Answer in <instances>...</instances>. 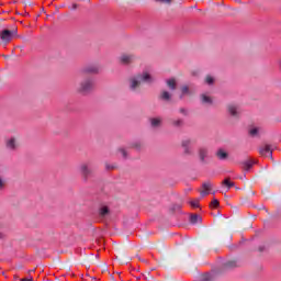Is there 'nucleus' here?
Returning <instances> with one entry per match:
<instances>
[{
    "mask_svg": "<svg viewBox=\"0 0 281 281\" xmlns=\"http://www.w3.org/2000/svg\"><path fill=\"white\" fill-rule=\"evenodd\" d=\"M140 85V81L137 79H132L131 89H137V86Z\"/></svg>",
    "mask_w": 281,
    "mask_h": 281,
    "instance_id": "obj_24",
    "label": "nucleus"
},
{
    "mask_svg": "<svg viewBox=\"0 0 281 281\" xmlns=\"http://www.w3.org/2000/svg\"><path fill=\"white\" fill-rule=\"evenodd\" d=\"M21 281H34V279L31 277V278H23L21 279Z\"/></svg>",
    "mask_w": 281,
    "mask_h": 281,
    "instance_id": "obj_36",
    "label": "nucleus"
},
{
    "mask_svg": "<svg viewBox=\"0 0 281 281\" xmlns=\"http://www.w3.org/2000/svg\"><path fill=\"white\" fill-rule=\"evenodd\" d=\"M160 98H161V100H166V101L170 100V98H171L170 92L162 91L160 94Z\"/></svg>",
    "mask_w": 281,
    "mask_h": 281,
    "instance_id": "obj_21",
    "label": "nucleus"
},
{
    "mask_svg": "<svg viewBox=\"0 0 281 281\" xmlns=\"http://www.w3.org/2000/svg\"><path fill=\"white\" fill-rule=\"evenodd\" d=\"M34 269L33 270H29V276H32V273H34Z\"/></svg>",
    "mask_w": 281,
    "mask_h": 281,
    "instance_id": "obj_37",
    "label": "nucleus"
},
{
    "mask_svg": "<svg viewBox=\"0 0 281 281\" xmlns=\"http://www.w3.org/2000/svg\"><path fill=\"white\" fill-rule=\"evenodd\" d=\"M218 205H221V203L218 202L217 199H213V201L210 203L211 210H216V207H218Z\"/></svg>",
    "mask_w": 281,
    "mask_h": 281,
    "instance_id": "obj_20",
    "label": "nucleus"
},
{
    "mask_svg": "<svg viewBox=\"0 0 281 281\" xmlns=\"http://www.w3.org/2000/svg\"><path fill=\"white\" fill-rule=\"evenodd\" d=\"M212 188H214V184H212V182H204L202 184V190H200L201 196H207L210 192H212Z\"/></svg>",
    "mask_w": 281,
    "mask_h": 281,
    "instance_id": "obj_4",
    "label": "nucleus"
},
{
    "mask_svg": "<svg viewBox=\"0 0 281 281\" xmlns=\"http://www.w3.org/2000/svg\"><path fill=\"white\" fill-rule=\"evenodd\" d=\"M222 186L224 188H227L228 190H232V188H234V186H236L234 182H232L231 178H226L222 181Z\"/></svg>",
    "mask_w": 281,
    "mask_h": 281,
    "instance_id": "obj_12",
    "label": "nucleus"
},
{
    "mask_svg": "<svg viewBox=\"0 0 281 281\" xmlns=\"http://www.w3.org/2000/svg\"><path fill=\"white\" fill-rule=\"evenodd\" d=\"M180 113H182V115H188V110L181 108V109H180Z\"/></svg>",
    "mask_w": 281,
    "mask_h": 281,
    "instance_id": "obj_35",
    "label": "nucleus"
},
{
    "mask_svg": "<svg viewBox=\"0 0 281 281\" xmlns=\"http://www.w3.org/2000/svg\"><path fill=\"white\" fill-rule=\"evenodd\" d=\"M158 3H172V0H156Z\"/></svg>",
    "mask_w": 281,
    "mask_h": 281,
    "instance_id": "obj_32",
    "label": "nucleus"
},
{
    "mask_svg": "<svg viewBox=\"0 0 281 281\" xmlns=\"http://www.w3.org/2000/svg\"><path fill=\"white\" fill-rule=\"evenodd\" d=\"M134 58L135 57L133 55H123V56H121V63H122V65H131V63H133Z\"/></svg>",
    "mask_w": 281,
    "mask_h": 281,
    "instance_id": "obj_9",
    "label": "nucleus"
},
{
    "mask_svg": "<svg viewBox=\"0 0 281 281\" xmlns=\"http://www.w3.org/2000/svg\"><path fill=\"white\" fill-rule=\"evenodd\" d=\"M192 144V140L186 139L182 142V146L184 147L186 155H192V150L190 149V145Z\"/></svg>",
    "mask_w": 281,
    "mask_h": 281,
    "instance_id": "obj_11",
    "label": "nucleus"
},
{
    "mask_svg": "<svg viewBox=\"0 0 281 281\" xmlns=\"http://www.w3.org/2000/svg\"><path fill=\"white\" fill-rule=\"evenodd\" d=\"M258 128L257 127H254L249 131V134L251 135V137H256V135H258Z\"/></svg>",
    "mask_w": 281,
    "mask_h": 281,
    "instance_id": "obj_27",
    "label": "nucleus"
},
{
    "mask_svg": "<svg viewBox=\"0 0 281 281\" xmlns=\"http://www.w3.org/2000/svg\"><path fill=\"white\" fill-rule=\"evenodd\" d=\"M94 87H95V83L93 82V79L91 77H87V79L81 82L79 92L89 93L93 91Z\"/></svg>",
    "mask_w": 281,
    "mask_h": 281,
    "instance_id": "obj_1",
    "label": "nucleus"
},
{
    "mask_svg": "<svg viewBox=\"0 0 281 281\" xmlns=\"http://www.w3.org/2000/svg\"><path fill=\"white\" fill-rule=\"evenodd\" d=\"M218 159H227L228 154L227 151L223 150V149H218L216 153Z\"/></svg>",
    "mask_w": 281,
    "mask_h": 281,
    "instance_id": "obj_16",
    "label": "nucleus"
},
{
    "mask_svg": "<svg viewBox=\"0 0 281 281\" xmlns=\"http://www.w3.org/2000/svg\"><path fill=\"white\" fill-rule=\"evenodd\" d=\"M151 126H154V128H157V126H159V124H161V120L160 119H151Z\"/></svg>",
    "mask_w": 281,
    "mask_h": 281,
    "instance_id": "obj_22",
    "label": "nucleus"
},
{
    "mask_svg": "<svg viewBox=\"0 0 281 281\" xmlns=\"http://www.w3.org/2000/svg\"><path fill=\"white\" fill-rule=\"evenodd\" d=\"M167 86L171 91H175V89H177V80H175V78L168 79Z\"/></svg>",
    "mask_w": 281,
    "mask_h": 281,
    "instance_id": "obj_14",
    "label": "nucleus"
},
{
    "mask_svg": "<svg viewBox=\"0 0 281 281\" xmlns=\"http://www.w3.org/2000/svg\"><path fill=\"white\" fill-rule=\"evenodd\" d=\"M228 113L229 115H232L233 117H238V114L240 113L238 111V106L234 105V104H231L228 105Z\"/></svg>",
    "mask_w": 281,
    "mask_h": 281,
    "instance_id": "obj_10",
    "label": "nucleus"
},
{
    "mask_svg": "<svg viewBox=\"0 0 281 281\" xmlns=\"http://www.w3.org/2000/svg\"><path fill=\"white\" fill-rule=\"evenodd\" d=\"M78 8V4L72 5V10H76Z\"/></svg>",
    "mask_w": 281,
    "mask_h": 281,
    "instance_id": "obj_38",
    "label": "nucleus"
},
{
    "mask_svg": "<svg viewBox=\"0 0 281 281\" xmlns=\"http://www.w3.org/2000/svg\"><path fill=\"white\" fill-rule=\"evenodd\" d=\"M133 148H136V150H139V148H142V144L136 143V144H134Z\"/></svg>",
    "mask_w": 281,
    "mask_h": 281,
    "instance_id": "obj_34",
    "label": "nucleus"
},
{
    "mask_svg": "<svg viewBox=\"0 0 281 281\" xmlns=\"http://www.w3.org/2000/svg\"><path fill=\"white\" fill-rule=\"evenodd\" d=\"M256 164H258V160L250 158L246 161L243 162V169L244 170H251V168H254V166H256Z\"/></svg>",
    "mask_w": 281,
    "mask_h": 281,
    "instance_id": "obj_7",
    "label": "nucleus"
},
{
    "mask_svg": "<svg viewBox=\"0 0 281 281\" xmlns=\"http://www.w3.org/2000/svg\"><path fill=\"white\" fill-rule=\"evenodd\" d=\"M206 85H214V78L211 76L206 77Z\"/></svg>",
    "mask_w": 281,
    "mask_h": 281,
    "instance_id": "obj_28",
    "label": "nucleus"
},
{
    "mask_svg": "<svg viewBox=\"0 0 281 281\" xmlns=\"http://www.w3.org/2000/svg\"><path fill=\"white\" fill-rule=\"evenodd\" d=\"M209 155H210V151L207 150V147H200L199 149L200 161L205 162V159H207Z\"/></svg>",
    "mask_w": 281,
    "mask_h": 281,
    "instance_id": "obj_8",
    "label": "nucleus"
},
{
    "mask_svg": "<svg viewBox=\"0 0 281 281\" xmlns=\"http://www.w3.org/2000/svg\"><path fill=\"white\" fill-rule=\"evenodd\" d=\"M99 68L97 66H88L83 69V74H98Z\"/></svg>",
    "mask_w": 281,
    "mask_h": 281,
    "instance_id": "obj_13",
    "label": "nucleus"
},
{
    "mask_svg": "<svg viewBox=\"0 0 281 281\" xmlns=\"http://www.w3.org/2000/svg\"><path fill=\"white\" fill-rule=\"evenodd\" d=\"M7 147H8V148H11V150H14V149L16 148L14 138H11V139L7 143Z\"/></svg>",
    "mask_w": 281,
    "mask_h": 281,
    "instance_id": "obj_19",
    "label": "nucleus"
},
{
    "mask_svg": "<svg viewBox=\"0 0 281 281\" xmlns=\"http://www.w3.org/2000/svg\"><path fill=\"white\" fill-rule=\"evenodd\" d=\"M259 155H261V157H273L271 145H265L263 147H260Z\"/></svg>",
    "mask_w": 281,
    "mask_h": 281,
    "instance_id": "obj_5",
    "label": "nucleus"
},
{
    "mask_svg": "<svg viewBox=\"0 0 281 281\" xmlns=\"http://www.w3.org/2000/svg\"><path fill=\"white\" fill-rule=\"evenodd\" d=\"M0 238H3V235L0 233Z\"/></svg>",
    "mask_w": 281,
    "mask_h": 281,
    "instance_id": "obj_40",
    "label": "nucleus"
},
{
    "mask_svg": "<svg viewBox=\"0 0 281 281\" xmlns=\"http://www.w3.org/2000/svg\"><path fill=\"white\" fill-rule=\"evenodd\" d=\"M202 102H204L205 104H212V98L202 94Z\"/></svg>",
    "mask_w": 281,
    "mask_h": 281,
    "instance_id": "obj_23",
    "label": "nucleus"
},
{
    "mask_svg": "<svg viewBox=\"0 0 281 281\" xmlns=\"http://www.w3.org/2000/svg\"><path fill=\"white\" fill-rule=\"evenodd\" d=\"M181 91H182V95H189L190 88L188 86H183Z\"/></svg>",
    "mask_w": 281,
    "mask_h": 281,
    "instance_id": "obj_25",
    "label": "nucleus"
},
{
    "mask_svg": "<svg viewBox=\"0 0 281 281\" xmlns=\"http://www.w3.org/2000/svg\"><path fill=\"white\" fill-rule=\"evenodd\" d=\"M191 207H199V200H193L190 202Z\"/></svg>",
    "mask_w": 281,
    "mask_h": 281,
    "instance_id": "obj_30",
    "label": "nucleus"
},
{
    "mask_svg": "<svg viewBox=\"0 0 281 281\" xmlns=\"http://www.w3.org/2000/svg\"><path fill=\"white\" fill-rule=\"evenodd\" d=\"M93 167V164L91 162H83L80 165V173L82 179H85V181H87L89 179V177H91L92 175V170L91 168Z\"/></svg>",
    "mask_w": 281,
    "mask_h": 281,
    "instance_id": "obj_2",
    "label": "nucleus"
},
{
    "mask_svg": "<svg viewBox=\"0 0 281 281\" xmlns=\"http://www.w3.org/2000/svg\"><path fill=\"white\" fill-rule=\"evenodd\" d=\"M0 38L4 43H10V41H12V38H14V32L5 29V30L1 31Z\"/></svg>",
    "mask_w": 281,
    "mask_h": 281,
    "instance_id": "obj_3",
    "label": "nucleus"
},
{
    "mask_svg": "<svg viewBox=\"0 0 281 281\" xmlns=\"http://www.w3.org/2000/svg\"><path fill=\"white\" fill-rule=\"evenodd\" d=\"M5 186H8V183L3 178L0 177V190H5Z\"/></svg>",
    "mask_w": 281,
    "mask_h": 281,
    "instance_id": "obj_26",
    "label": "nucleus"
},
{
    "mask_svg": "<svg viewBox=\"0 0 281 281\" xmlns=\"http://www.w3.org/2000/svg\"><path fill=\"white\" fill-rule=\"evenodd\" d=\"M120 153H121V155H123L124 159H126V149L121 148Z\"/></svg>",
    "mask_w": 281,
    "mask_h": 281,
    "instance_id": "obj_33",
    "label": "nucleus"
},
{
    "mask_svg": "<svg viewBox=\"0 0 281 281\" xmlns=\"http://www.w3.org/2000/svg\"><path fill=\"white\" fill-rule=\"evenodd\" d=\"M199 221H201V217L198 214L190 215V223H192L193 225L199 223Z\"/></svg>",
    "mask_w": 281,
    "mask_h": 281,
    "instance_id": "obj_18",
    "label": "nucleus"
},
{
    "mask_svg": "<svg viewBox=\"0 0 281 281\" xmlns=\"http://www.w3.org/2000/svg\"><path fill=\"white\" fill-rule=\"evenodd\" d=\"M105 168H106V170H115V166L114 165L106 164Z\"/></svg>",
    "mask_w": 281,
    "mask_h": 281,
    "instance_id": "obj_31",
    "label": "nucleus"
},
{
    "mask_svg": "<svg viewBox=\"0 0 281 281\" xmlns=\"http://www.w3.org/2000/svg\"><path fill=\"white\" fill-rule=\"evenodd\" d=\"M182 125H183V120L173 121V126H182Z\"/></svg>",
    "mask_w": 281,
    "mask_h": 281,
    "instance_id": "obj_29",
    "label": "nucleus"
},
{
    "mask_svg": "<svg viewBox=\"0 0 281 281\" xmlns=\"http://www.w3.org/2000/svg\"><path fill=\"white\" fill-rule=\"evenodd\" d=\"M109 214H111V209H109V206H106L105 204H101L99 207V216L101 218H106Z\"/></svg>",
    "mask_w": 281,
    "mask_h": 281,
    "instance_id": "obj_6",
    "label": "nucleus"
},
{
    "mask_svg": "<svg viewBox=\"0 0 281 281\" xmlns=\"http://www.w3.org/2000/svg\"><path fill=\"white\" fill-rule=\"evenodd\" d=\"M236 267H237L236 261H227L223 265V269H234Z\"/></svg>",
    "mask_w": 281,
    "mask_h": 281,
    "instance_id": "obj_17",
    "label": "nucleus"
},
{
    "mask_svg": "<svg viewBox=\"0 0 281 281\" xmlns=\"http://www.w3.org/2000/svg\"><path fill=\"white\" fill-rule=\"evenodd\" d=\"M263 249H265V248H262V247H259V251H263Z\"/></svg>",
    "mask_w": 281,
    "mask_h": 281,
    "instance_id": "obj_39",
    "label": "nucleus"
},
{
    "mask_svg": "<svg viewBox=\"0 0 281 281\" xmlns=\"http://www.w3.org/2000/svg\"><path fill=\"white\" fill-rule=\"evenodd\" d=\"M139 78L143 82H153V77L148 72H144Z\"/></svg>",
    "mask_w": 281,
    "mask_h": 281,
    "instance_id": "obj_15",
    "label": "nucleus"
}]
</instances>
